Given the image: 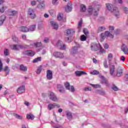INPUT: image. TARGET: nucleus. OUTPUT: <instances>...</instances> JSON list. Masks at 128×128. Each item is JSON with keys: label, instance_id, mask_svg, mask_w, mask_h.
Segmentation results:
<instances>
[{"label": "nucleus", "instance_id": "nucleus-39", "mask_svg": "<svg viewBox=\"0 0 128 128\" xmlns=\"http://www.w3.org/2000/svg\"><path fill=\"white\" fill-rule=\"evenodd\" d=\"M122 76V70L120 69L119 70L117 71L116 76H118V78H120V76Z\"/></svg>", "mask_w": 128, "mask_h": 128}, {"label": "nucleus", "instance_id": "nucleus-60", "mask_svg": "<svg viewBox=\"0 0 128 128\" xmlns=\"http://www.w3.org/2000/svg\"><path fill=\"white\" fill-rule=\"evenodd\" d=\"M124 80H126V82L128 81V74H126L124 76Z\"/></svg>", "mask_w": 128, "mask_h": 128}, {"label": "nucleus", "instance_id": "nucleus-5", "mask_svg": "<svg viewBox=\"0 0 128 128\" xmlns=\"http://www.w3.org/2000/svg\"><path fill=\"white\" fill-rule=\"evenodd\" d=\"M70 54L74 56L76 54H78V46H74V47H72Z\"/></svg>", "mask_w": 128, "mask_h": 128}, {"label": "nucleus", "instance_id": "nucleus-2", "mask_svg": "<svg viewBox=\"0 0 128 128\" xmlns=\"http://www.w3.org/2000/svg\"><path fill=\"white\" fill-rule=\"evenodd\" d=\"M106 6L108 10H110V12H111L114 13V14L116 18H118V16H120V12H118V8L112 7V6L110 4H106Z\"/></svg>", "mask_w": 128, "mask_h": 128}, {"label": "nucleus", "instance_id": "nucleus-26", "mask_svg": "<svg viewBox=\"0 0 128 128\" xmlns=\"http://www.w3.org/2000/svg\"><path fill=\"white\" fill-rule=\"evenodd\" d=\"M37 8H40V10H43L44 8H46V4H44V3L38 4Z\"/></svg>", "mask_w": 128, "mask_h": 128}, {"label": "nucleus", "instance_id": "nucleus-30", "mask_svg": "<svg viewBox=\"0 0 128 128\" xmlns=\"http://www.w3.org/2000/svg\"><path fill=\"white\" fill-rule=\"evenodd\" d=\"M11 50H18V44H14L10 46Z\"/></svg>", "mask_w": 128, "mask_h": 128}, {"label": "nucleus", "instance_id": "nucleus-13", "mask_svg": "<svg viewBox=\"0 0 128 128\" xmlns=\"http://www.w3.org/2000/svg\"><path fill=\"white\" fill-rule=\"evenodd\" d=\"M50 100H52L53 102H56L58 100V98H56V96L54 94V93L53 92H50L49 95Z\"/></svg>", "mask_w": 128, "mask_h": 128}, {"label": "nucleus", "instance_id": "nucleus-38", "mask_svg": "<svg viewBox=\"0 0 128 128\" xmlns=\"http://www.w3.org/2000/svg\"><path fill=\"white\" fill-rule=\"evenodd\" d=\"M64 86H65L66 90H70V82H66L64 84Z\"/></svg>", "mask_w": 128, "mask_h": 128}, {"label": "nucleus", "instance_id": "nucleus-55", "mask_svg": "<svg viewBox=\"0 0 128 128\" xmlns=\"http://www.w3.org/2000/svg\"><path fill=\"white\" fill-rule=\"evenodd\" d=\"M24 46H22V45H20V44H18V50H20V48L21 50H22V48H24Z\"/></svg>", "mask_w": 128, "mask_h": 128}, {"label": "nucleus", "instance_id": "nucleus-42", "mask_svg": "<svg viewBox=\"0 0 128 128\" xmlns=\"http://www.w3.org/2000/svg\"><path fill=\"white\" fill-rule=\"evenodd\" d=\"M104 30H106V27L104 26H100L98 28V32H104Z\"/></svg>", "mask_w": 128, "mask_h": 128}, {"label": "nucleus", "instance_id": "nucleus-3", "mask_svg": "<svg viewBox=\"0 0 128 128\" xmlns=\"http://www.w3.org/2000/svg\"><path fill=\"white\" fill-rule=\"evenodd\" d=\"M100 44L92 43L90 44V48L93 52H98V48H100Z\"/></svg>", "mask_w": 128, "mask_h": 128}, {"label": "nucleus", "instance_id": "nucleus-7", "mask_svg": "<svg viewBox=\"0 0 128 128\" xmlns=\"http://www.w3.org/2000/svg\"><path fill=\"white\" fill-rule=\"evenodd\" d=\"M22 54L28 56H34L36 53L32 50H26L22 52Z\"/></svg>", "mask_w": 128, "mask_h": 128}, {"label": "nucleus", "instance_id": "nucleus-15", "mask_svg": "<svg viewBox=\"0 0 128 128\" xmlns=\"http://www.w3.org/2000/svg\"><path fill=\"white\" fill-rule=\"evenodd\" d=\"M74 32V30L72 29H68L66 30V34L67 36H72Z\"/></svg>", "mask_w": 128, "mask_h": 128}, {"label": "nucleus", "instance_id": "nucleus-12", "mask_svg": "<svg viewBox=\"0 0 128 128\" xmlns=\"http://www.w3.org/2000/svg\"><path fill=\"white\" fill-rule=\"evenodd\" d=\"M46 78L48 80H52V70H47L46 71Z\"/></svg>", "mask_w": 128, "mask_h": 128}, {"label": "nucleus", "instance_id": "nucleus-32", "mask_svg": "<svg viewBox=\"0 0 128 128\" xmlns=\"http://www.w3.org/2000/svg\"><path fill=\"white\" fill-rule=\"evenodd\" d=\"M10 12V16H16V14H18V12L16 10H11Z\"/></svg>", "mask_w": 128, "mask_h": 128}, {"label": "nucleus", "instance_id": "nucleus-21", "mask_svg": "<svg viewBox=\"0 0 128 128\" xmlns=\"http://www.w3.org/2000/svg\"><path fill=\"white\" fill-rule=\"evenodd\" d=\"M94 11V8L92 6H89L88 12L89 16H92V12Z\"/></svg>", "mask_w": 128, "mask_h": 128}, {"label": "nucleus", "instance_id": "nucleus-59", "mask_svg": "<svg viewBox=\"0 0 128 128\" xmlns=\"http://www.w3.org/2000/svg\"><path fill=\"white\" fill-rule=\"evenodd\" d=\"M84 90L85 92H88V90H92V88L91 87H87V88H86L84 89Z\"/></svg>", "mask_w": 128, "mask_h": 128}, {"label": "nucleus", "instance_id": "nucleus-34", "mask_svg": "<svg viewBox=\"0 0 128 128\" xmlns=\"http://www.w3.org/2000/svg\"><path fill=\"white\" fill-rule=\"evenodd\" d=\"M34 46H36V48H40L42 46V42H36L34 43Z\"/></svg>", "mask_w": 128, "mask_h": 128}, {"label": "nucleus", "instance_id": "nucleus-43", "mask_svg": "<svg viewBox=\"0 0 128 128\" xmlns=\"http://www.w3.org/2000/svg\"><path fill=\"white\" fill-rule=\"evenodd\" d=\"M106 36L104 33H102L100 34V42H104V40L106 38Z\"/></svg>", "mask_w": 128, "mask_h": 128}, {"label": "nucleus", "instance_id": "nucleus-37", "mask_svg": "<svg viewBox=\"0 0 128 128\" xmlns=\"http://www.w3.org/2000/svg\"><path fill=\"white\" fill-rule=\"evenodd\" d=\"M52 126L54 128H62V126L58 124H53Z\"/></svg>", "mask_w": 128, "mask_h": 128}, {"label": "nucleus", "instance_id": "nucleus-58", "mask_svg": "<svg viewBox=\"0 0 128 128\" xmlns=\"http://www.w3.org/2000/svg\"><path fill=\"white\" fill-rule=\"evenodd\" d=\"M36 0H33L31 2V6H36Z\"/></svg>", "mask_w": 128, "mask_h": 128}, {"label": "nucleus", "instance_id": "nucleus-8", "mask_svg": "<svg viewBox=\"0 0 128 128\" xmlns=\"http://www.w3.org/2000/svg\"><path fill=\"white\" fill-rule=\"evenodd\" d=\"M72 10V4L68 2L66 7H65V11L66 12H70Z\"/></svg>", "mask_w": 128, "mask_h": 128}, {"label": "nucleus", "instance_id": "nucleus-49", "mask_svg": "<svg viewBox=\"0 0 128 128\" xmlns=\"http://www.w3.org/2000/svg\"><path fill=\"white\" fill-rule=\"evenodd\" d=\"M112 90H114V92H118V88L116 87V86L114 85L112 88Z\"/></svg>", "mask_w": 128, "mask_h": 128}, {"label": "nucleus", "instance_id": "nucleus-6", "mask_svg": "<svg viewBox=\"0 0 128 128\" xmlns=\"http://www.w3.org/2000/svg\"><path fill=\"white\" fill-rule=\"evenodd\" d=\"M56 44V46L60 50H66V44H63L61 40H58Z\"/></svg>", "mask_w": 128, "mask_h": 128}, {"label": "nucleus", "instance_id": "nucleus-57", "mask_svg": "<svg viewBox=\"0 0 128 128\" xmlns=\"http://www.w3.org/2000/svg\"><path fill=\"white\" fill-rule=\"evenodd\" d=\"M123 10L125 14H128V8H126V7L124 8Z\"/></svg>", "mask_w": 128, "mask_h": 128}, {"label": "nucleus", "instance_id": "nucleus-10", "mask_svg": "<svg viewBox=\"0 0 128 128\" xmlns=\"http://www.w3.org/2000/svg\"><path fill=\"white\" fill-rule=\"evenodd\" d=\"M24 92H26V86L24 85L20 86L17 90L18 94H24Z\"/></svg>", "mask_w": 128, "mask_h": 128}, {"label": "nucleus", "instance_id": "nucleus-36", "mask_svg": "<svg viewBox=\"0 0 128 128\" xmlns=\"http://www.w3.org/2000/svg\"><path fill=\"white\" fill-rule=\"evenodd\" d=\"M48 108L49 110H54V104H50L48 106Z\"/></svg>", "mask_w": 128, "mask_h": 128}, {"label": "nucleus", "instance_id": "nucleus-23", "mask_svg": "<svg viewBox=\"0 0 128 128\" xmlns=\"http://www.w3.org/2000/svg\"><path fill=\"white\" fill-rule=\"evenodd\" d=\"M102 84H106V86H108V82L107 81L106 79L104 78V76H101Z\"/></svg>", "mask_w": 128, "mask_h": 128}, {"label": "nucleus", "instance_id": "nucleus-40", "mask_svg": "<svg viewBox=\"0 0 128 128\" xmlns=\"http://www.w3.org/2000/svg\"><path fill=\"white\" fill-rule=\"evenodd\" d=\"M87 37L86 36H84V34H82L80 37V40L81 42H84L86 40Z\"/></svg>", "mask_w": 128, "mask_h": 128}, {"label": "nucleus", "instance_id": "nucleus-16", "mask_svg": "<svg viewBox=\"0 0 128 128\" xmlns=\"http://www.w3.org/2000/svg\"><path fill=\"white\" fill-rule=\"evenodd\" d=\"M76 76H82V74H86V73L84 71H80L77 70L74 72Z\"/></svg>", "mask_w": 128, "mask_h": 128}, {"label": "nucleus", "instance_id": "nucleus-20", "mask_svg": "<svg viewBox=\"0 0 128 128\" xmlns=\"http://www.w3.org/2000/svg\"><path fill=\"white\" fill-rule=\"evenodd\" d=\"M3 71L6 72V76H8V74H10V70L8 66H5L4 68L3 69Z\"/></svg>", "mask_w": 128, "mask_h": 128}, {"label": "nucleus", "instance_id": "nucleus-61", "mask_svg": "<svg viewBox=\"0 0 128 128\" xmlns=\"http://www.w3.org/2000/svg\"><path fill=\"white\" fill-rule=\"evenodd\" d=\"M114 30V26H109V30L110 32H112Z\"/></svg>", "mask_w": 128, "mask_h": 128}, {"label": "nucleus", "instance_id": "nucleus-35", "mask_svg": "<svg viewBox=\"0 0 128 128\" xmlns=\"http://www.w3.org/2000/svg\"><path fill=\"white\" fill-rule=\"evenodd\" d=\"M57 18L58 20H62V18H64V14L62 13H60L58 15Z\"/></svg>", "mask_w": 128, "mask_h": 128}, {"label": "nucleus", "instance_id": "nucleus-51", "mask_svg": "<svg viewBox=\"0 0 128 128\" xmlns=\"http://www.w3.org/2000/svg\"><path fill=\"white\" fill-rule=\"evenodd\" d=\"M107 63H108V61L106 60H105L104 62V66L106 68H108V64H106Z\"/></svg>", "mask_w": 128, "mask_h": 128}, {"label": "nucleus", "instance_id": "nucleus-4", "mask_svg": "<svg viewBox=\"0 0 128 128\" xmlns=\"http://www.w3.org/2000/svg\"><path fill=\"white\" fill-rule=\"evenodd\" d=\"M34 12H36V9L32 8H29L28 12V16H30V18L32 20L36 18V15L34 14Z\"/></svg>", "mask_w": 128, "mask_h": 128}, {"label": "nucleus", "instance_id": "nucleus-54", "mask_svg": "<svg viewBox=\"0 0 128 128\" xmlns=\"http://www.w3.org/2000/svg\"><path fill=\"white\" fill-rule=\"evenodd\" d=\"M100 48V52H101V54H103V52H104V50L102 48V46L100 45V46H99Z\"/></svg>", "mask_w": 128, "mask_h": 128}, {"label": "nucleus", "instance_id": "nucleus-48", "mask_svg": "<svg viewBox=\"0 0 128 128\" xmlns=\"http://www.w3.org/2000/svg\"><path fill=\"white\" fill-rule=\"evenodd\" d=\"M71 92H76V89H74V87L72 86H70V90Z\"/></svg>", "mask_w": 128, "mask_h": 128}, {"label": "nucleus", "instance_id": "nucleus-64", "mask_svg": "<svg viewBox=\"0 0 128 128\" xmlns=\"http://www.w3.org/2000/svg\"><path fill=\"white\" fill-rule=\"evenodd\" d=\"M98 20H99L100 22H102L103 20H104V17H102V16H101V17H100Z\"/></svg>", "mask_w": 128, "mask_h": 128}, {"label": "nucleus", "instance_id": "nucleus-53", "mask_svg": "<svg viewBox=\"0 0 128 128\" xmlns=\"http://www.w3.org/2000/svg\"><path fill=\"white\" fill-rule=\"evenodd\" d=\"M94 16H98V12L95 10H94Z\"/></svg>", "mask_w": 128, "mask_h": 128}, {"label": "nucleus", "instance_id": "nucleus-52", "mask_svg": "<svg viewBox=\"0 0 128 128\" xmlns=\"http://www.w3.org/2000/svg\"><path fill=\"white\" fill-rule=\"evenodd\" d=\"M83 32L84 34L86 36L88 34V31L86 30V28H84L83 29Z\"/></svg>", "mask_w": 128, "mask_h": 128}, {"label": "nucleus", "instance_id": "nucleus-56", "mask_svg": "<svg viewBox=\"0 0 128 128\" xmlns=\"http://www.w3.org/2000/svg\"><path fill=\"white\" fill-rule=\"evenodd\" d=\"M2 70V60L0 59V72Z\"/></svg>", "mask_w": 128, "mask_h": 128}, {"label": "nucleus", "instance_id": "nucleus-44", "mask_svg": "<svg viewBox=\"0 0 128 128\" xmlns=\"http://www.w3.org/2000/svg\"><path fill=\"white\" fill-rule=\"evenodd\" d=\"M100 74V72L96 70H94L92 72H90V74H93V75H96L98 74Z\"/></svg>", "mask_w": 128, "mask_h": 128}, {"label": "nucleus", "instance_id": "nucleus-45", "mask_svg": "<svg viewBox=\"0 0 128 128\" xmlns=\"http://www.w3.org/2000/svg\"><path fill=\"white\" fill-rule=\"evenodd\" d=\"M96 92L98 94H101L102 96L104 94V92L98 90H96Z\"/></svg>", "mask_w": 128, "mask_h": 128}, {"label": "nucleus", "instance_id": "nucleus-29", "mask_svg": "<svg viewBox=\"0 0 128 128\" xmlns=\"http://www.w3.org/2000/svg\"><path fill=\"white\" fill-rule=\"evenodd\" d=\"M36 30V24L32 25L28 28V32H34Z\"/></svg>", "mask_w": 128, "mask_h": 128}, {"label": "nucleus", "instance_id": "nucleus-47", "mask_svg": "<svg viewBox=\"0 0 128 128\" xmlns=\"http://www.w3.org/2000/svg\"><path fill=\"white\" fill-rule=\"evenodd\" d=\"M12 39L14 42H18V38H16V36H12Z\"/></svg>", "mask_w": 128, "mask_h": 128}, {"label": "nucleus", "instance_id": "nucleus-62", "mask_svg": "<svg viewBox=\"0 0 128 128\" xmlns=\"http://www.w3.org/2000/svg\"><path fill=\"white\" fill-rule=\"evenodd\" d=\"M0 12H2V14H3V12H4V7L2 6V8L0 9Z\"/></svg>", "mask_w": 128, "mask_h": 128}, {"label": "nucleus", "instance_id": "nucleus-22", "mask_svg": "<svg viewBox=\"0 0 128 128\" xmlns=\"http://www.w3.org/2000/svg\"><path fill=\"white\" fill-rule=\"evenodd\" d=\"M4 20H6V16L3 15L0 16V26H2L4 24Z\"/></svg>", "mask_w": 128, "mask_h": 128}, {"label": "nucleus", "instance_id": "nucleus-1", "mask_svg": "<svg viewBox=\"0 0 128 128\" xmlns=\"http://www.w3.org/2000/svg\"><path fill=\"white\" fill-rule=\"evenodd\" d=\"M112 54L110 53L108 54V63L110 66V76H114V70H116V66L110 64V62H112Z\"/></svg>", "mask_w": 128, "mask_h": 128}, {"label": "nucleus", "instance_id": "nucleus-46", "mask_svg": "<svg viewBox=\"0 0 128 128\" xmlns=\"http://www.w3.org/2000/svg\"><path fill=\"white\" fill-rule=\"evenodd\" d=\"M90 85L92 86L93 88H100V84H90Z\"/></svg>", "mask_w": 128, "mask_h": 128}, {"label": "nucleus", "instance_id": "nucleus-33", "mask_svg": "<svg viewBox=\"0 0 128 128\" xmlns=\"http://www.w3.org/2000/svg\"><path fill=\"white\" fill-rule=\"evenodd\" d=\"M42 62V57H38L37 58H34L32 62L36 64V62Z\"/></svg>", "mask_w": 128, "mask_h": 128}, {"label": "nucleus", "instance_id": "nucleus-63", "mask_svg": "<svg viewBox=\"0 0 128 128\" xmlns=\"http://www.w3.org/2000/svg\"><path fill=\"white\" fill-rule=\"evenodd\" d=\"M66 42H72V40H70V37H68L66 38Z\"/></svg>", "mask_w": 128, "mask_h": 128}, {"label": "nucleus", "instance_id": "nucleus-41", "mask_svg": "<svg viewBox=\"0 0 128 128\" xmlns=\"http://www.w3.org/2000/svg\"><path fill=\"white\" fill-rule=\"evenodd\" d=\"M14 116H15L16 118H18V120H22V116H20L18 114H16V113H13Z\"/></svg>", "mask_w": 128, "mask_h": 128}, {"label": "nucleus", "instance_id": "nucleus-18", "mask_svg": "<svg viewBox=\"0 0 128 128\" xmlns=\"http://www.w3.org/2000/svg\"><path fill=\"white\" fill-rule=\"evenodd\" d=\"M20 70L22 72H28V66H25L23 64H21L20 65Z\"/></svg>", "mask_w": 128, "mask_h": 128}, {"label": "nucleus", "instance_id": "nucleus-17", "mask_svg": "<svg viewBox=\"0 0 128 128\" xmlns=\"http://www.w3.org/2000/svg\"><path fill=\"white\" fill-rule=\"evenodd\" d=\"M66 118L69 120H72V114L69 111L66 112Z\"/></svg>", "mask_w": 128, "mask_h": 128}, {"label": "nucleus", "instance_id": "nucleus-14", "mask_svg": "<svg viewBox=\"0 0 128 128\" xmlns=\"http://www.w3.org/2000/svg\"><path fill=\"white\" fill-rule=\"evenodd\" d=\"M50 24L54 30H58V24L57 23L54 21H51L50 22Z\"/></svg>", "mask_w": 128, "mask_h": 128}, {"label": "nucleus", "instance_id": "nucleus-9", "mask_svg": "<svg viewBox=\"0 0 128 128\" xmlns=\"http://www.w3.org/2000/svg\"><path fill=\"white\" fill-rule=\"evenodd\" d=\"M53 56L55 58H64V54L60 52H55L53 53Z\"/></svg>", "mask_w": 128, "mask_h": 128}, {"label": "nucleus", "instance_id": "nucleus-11", "mask_svg": "<svg viewBox=\"0 0 128 128\" xmlns=\"http://www.w3.org/2000/svg\"><path fill=\"white\" fill-rule=\"evenodd\" d=\"M57 89L60 94H64L66 90L64 86L60 84H57Z\"/></svg>", "mask_w": 128, "mask_h": 128}, {"label": "nucleus", "instance_id": "nucleus-28", "mask_svg": "<svg viewBox=\"0 0 128 128\" xmlns=\"http://www.w3.org/2000/svg\"><path fill=\"white\" fill-rule=\"evenodd\" d=\"M42 66L40 65L38 68L36 74H40L42 72Z\"/></svg>", "mask_w": 128, "mask_h": 128}, {"label": "nucleus", "instance_id": "nucleus-19", "mask_svg": "<svg viewBox=\"0 0 128 128\" xmlns=\"http://www.w3.org/2000/svg\"><path fill=\"white\" fill-rule=\"evenodd\" d=\"M121 50L122 51H123L124 52V54H128V46H126V44H123V45L121 47Z\"/></svg>", "mask_w": 128, "mask_h": 128}, {"label": "nucleus", "instance_id": "nucleus-25", "mask_svg": "<svg viewBox=\"0 0 128 128\" xmlns=\"http://www.w3.org/2000/svg\"><path fill=\"white\" fill-rule=\"evenodd\" d=\"M104 34L105 36H109L110 38H114V35L110 34V32L109 31H106Z\"/></svg>", "mask_w": 128, "mask_h": 128}, {"label": "nucleus", "instance_id": "nucleus-31", "mask_svg": "<svg viewBox=\"0 0 128 128\" xmlns=\"http://www.w3.org/2000/svg\"><path fill=\"white\" fill-rule=\"evenodd\" d=\"M80 12H84L86 10V7L84 4H81L80 6Z\"/></svg>", "mask_w": 128, "mask_h": 128}, {"label": "nucleus", "instance_id": "nucleus-24", "mask_svg": "<svg viewBox=\"0 0 128 128\" xmlns=\"http://www.w3.org/2000/svg\"><path fill=\"white\" fill-rule=\"evenodd\" d=\"M20 28V32H28V28L26 26H21Z\"/></svg>", "mask_w": 128, "mask_h": 128}, {"label": "nucleus", "instance_id": "nucleus-27", "mask_svg": "<svg viewBox=\"0 0 128 128\" xmlns=\"http://www.w3.org/2000/svg\"><path fill=\"white\" fill-rule=\"evenodd\" d=\"M26 118L28 120H34V116L32 114H26Z\"/></svg>", "mask_w": 128, "mask_h": 128}, {"label": "nucleus", "instance_id": "nucleus-50", "mask_svg": "<svg viewBox=\"0 0 128 128\" xmlns=\"http://www.w3.org/2000/svg\"><path fill=\"white\" fill-rule=\"evenodd\" d=\"M4 54L6 56H8V49L6 48L4 50Z\"/></svg>", "mask_w": 128, "mask_h": 128}]
</instances>
